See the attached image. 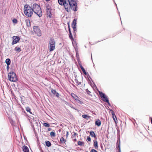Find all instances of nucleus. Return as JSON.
Masks as SVG:
<instances>
[{
  "instance_id": "1",
  "label": "nucleus",
  "mask_w": 152,
  "mask_h": 152,
  "mask_svg": "<svg viewBox=\"0 0 152 152\" xmlns=\"http://www.w3.org/2000/svg\"><path fill=\"white\" fill-rule=\"evenodd\" d=\"M67 2L68 4L67 3V6L68 5L69 6V9L68 7H67V10H77V0H67Z\"/></svg>"
},
{
  "instance_id": "2",
  "label": "nucleus",
  "mask_w": 152,
  "mask_h": 152,
  "mask_svg": "<svg viewBox=\"0 0 152 152\" xmlns=\"http://www.w3.org/2000/svg\"><path fill=\"white\" fill-rule=\"evenodd\" d=\"M8 77L9 80L12 82H15L18 80L16 74L13 72H10L8 73Z\"/></svg>"
},
{
  "instance_id": "3",
  "label": "nucleus",
  "mask_w": 152,
  "mask_h": 152,
  "mask_svg": "<svg viewBox=\"0 0 152 152\" xmlns=\"http://www.w3.org/2000/svg\"><path fill=\"white\" fill-rule=\"evenodd\" d=\"M71 95L72 97L78 103L82 104L83 103L81 101V99L76 94L73 93H72Z\"/></svg>"
},
{
  "instance_id": "4",
  "label": "nucleus",
  "mask_w": 152,
  "mask_h": 152,
  "mask_svg": "<svg viewBox=\"0 0 152 152\" xmlns=\"http://www.w3.org/2000/svg\"><path fill=\"white\" fill-rule=\"evenodd\" d=\"M34 31L39 36H40L41 34V31L38 26H34L33 27Z\"/></svg>"
},
{
  "instance_id": "5",
  "label": "nucleus",
  "mask_w": 152,
  "mask_h": 152,
  "mask_svg": "<svg viewBox=\"0 0 152 152\" xmlns=\"http://www.w3.org/2000/svg\"><path fill=\"white\" fill-rule=\"evenodd\" d=\"M34 10H24L25 14L28 17H31L33 14Z\"/></svg>"
},
{
  "instance_id": "6",
  "label": "nucleus",
  "mask_w": 152,
  "mask_h": 152,
  "mask_svg": "<svg viewBox=\"0 0 152 152\" xmlns=\"http://www.w3.org/2000/svg\"><path fill=\"white\" fill-rule=\"evenodd\" d=\"M13 41L12 44L13 45L18 42L20 40V38L19 37L14 36L12 37Z\"/></svg>"
},
{
  "instance_id": "7",
  "label": "nucleus",
  "mask_w": 152,
  "mask_h": 152,
  "mask_svg": "<svg viewBox=\"0 0 152 152\" xmlns=\"http://www.w3.org/2000/svg\"><path fill=\"white\" fill-rule=\"evenodd\" d=\"M41 10V8L39 4H34L33 5L32 8L31 10Z\"/></svg>"
},
{
  "instance_id": "8",
  "label": "nucleus",
  "mask_w": 152,
  "mask_h": 152,
  "mask_svg": "<svg viewBox=\"0 0 152 152\" xmlns=\"http://www.w3.org/2000/svg\"><path fill=\"white\" fill-rule=\"evenodd\" d=\"M72 138L74 142L76 141L77 140V137H78V136L77 134L75 132H73L72 133Z\"/></svg>"
},
{
  "instance_id": "9",
  "label": "nucleus",
  "mask_w": 152,
  "mask_h": 152,
  "mask_svg": "<svg viewBox=\"0 0 152 152\" xmlns=\"http://www.w3.org/2000/svg\"><path fill=\"white\" fill-rule=\"evenodd\" d=\"M58 3L60 4L61 5H64V7L65 8L66 10V8L65 4H66V0H58Z\"/></svg>"
},
{
  "instance_id": "10",
  "label": "nucleus",
  "mask_w": 152,
  "mask_h": 152,
  "mask_svg": "<svg viewBox=\"0 0 152 152\" xmlns=\"http://www.w3.org/2000/svg\"><path fill=\"white\" fill-rule=\"evenodd\" d=\"M33 11L39 17H40L42 16V10H34Z\"/></svg>"
},
{
  "instance_id": "11",
  "label": "nucleus",
  "mask_w": 152,
  "mask_h": 152,
  "mask_svg": "<svg viewBox=\"0 0 152 152\" xmlns=\"http://www.w3.org/2000/svg\"><path fill=\"white\" fill-rule=\"evenodd\" d=\"M110 111H111V113L112 114V115H113V119L115 121V123L116 124H117V119L116 118V117L115 115V114L114 113V111L113 110H110Z\"/></svg>"
},
{
  "instance_id": "12",
  "label": "nucleus",
  "mask_w": 152,
  "mask_h": 152,
  "mask_svg": "<svg viewBox=\"0 0 152 152\" xmlns=\"http://www.w3.org/2000/svg\"><path fill=\"white\" fill-rule=\"evenodd\" d=\"M76 20L75 19H74L72 24V27L75 31L76 30Z\"/></svg>"
},
{
  "instance_id": "13",
  "label": "nucleus",
  "mask_w": 152,
  "mask_h": 152,
  "mask_svg": "<svg viewBox=\"0 0 152 152\" xmlns=\"http://www.w3.org/2000/svg\"><path fill=\"white\" fill-rule=\"evenodd\" d=\"M51 92L53 94V95H55L57 97H58L59 96V94L56 92L55 90L51 89Z\"/></svg>"
},
{
  "instance_id": "14",
  "label": "nucleus",
  "mask_w": 152,
  "mask_h": 152,
  "mask_svg": "<svg viewBox=\"0 0 152 152\" xmlns=\"http://www.w3.org/2000/svg\"><path fill=\"white\" fill-rule=\"evenodd\" d=\"M102 99L104 101L107 102L109 104H110L109 100L106 95H105Z\"/></svg>"
},
{
  "instance_id": "15",
  "label": "nucleus",
  "mask_w": 152,
  "mask_h": 152,
  "mask_svg": "<svg viewBox=\"0 0 152 152\" xmlns=\"http://www.w3.org/2000/svg\"><path fill=\"white\" fill-rule=\"evenodd\" d=\"M55 44H51L50 45V51H52L54 50L55 48Z\"/></svg>"
},
{
  "instance_id": "16",
  "label": "nucleus",
  "mask_w": 152,
  "mask_h": 152,
  "mask_svg": "<svg viewBox=\"0 0 152 152\" xmlns=\"http://www.w3.org/2000/svg\"><path fill=\"white\" fill-rule=\"evenodd\" d=\"M47 15L50 18H52V14L50 10H47Z\"/></svg>"
},
{
  "instance_id": "17",
  "label": "nucleus",
  "mask_w": 152,
  "mask_h": 152,
  "mask_svg": "<svg viewBox=\"0 0 152 152\" xmlns=\"http://www.w3.org/2000/svg\"><path fill=\"white\" fill-rule=\"evenodd\" d=\"M25 22L26 25L28 27H30L31 26V22L30 21L29 19H26Z\"/></svg>"
},
{
  "instance_id": "18",
  "label": "nucleus",
  "mask_w": 152,
  "mask_h": 152,
  "mask_svg": "<svg viewBox=\"0 0 152 152\" xmlns=\"http://www.w3.org/2000/svg\"><path fill=\"white\" fill-rule=\"evenodd\" d=\"M22 148L24 152H29V151L28 148L26 145L23 146Z\"/></svg>"
},
{
  "instance_id": "19",
  "label": "nucleus",
  "mask_w": 152,
  "mask_h": 152,
  "mask_svg": "<svg viewBox=\"0 0 152 152\" xmlns=\"http://www.w3.org/2000/svg\"><path fill=\"white\" fill-rule=\"evenodd\" d=\"M68 28H69V34H70L69 35V37L72 40H73V39H74L73 38V36L71 32L70 31V29L69 28V24H68Z\"/></svg>"
},
{
  "instance_id": "20",
  "label": "nucleus",
  "mask_w": 152,
  "mask_h": 152,
  "mask_svg": "<svg viewBox=\"0 0 152 152\" xmlns=\"http://www.w3.org/2000/svg\"><path fill=\"white\" fill-rule=\"evenodd\" d=\"M117 144H118V152H121V148H120V139L117 140Z\"/></svg>"
},
{
  "instance_id": "21",
  "label": "nucleus",
  "mask_w": 152,
  "mask_h": 152,
  "mask_svg": "<svg viewBox=\"0 0 152 152\" xmlns=\"http://www.w3.org/2000/svg\"><path fill=\"white\" fill-rule=\"evenodd\" d=\"M94 146L96 149H97L98 148V142L96 140H94Z\"/></svg>"
},
{
  "instance_id": "22",
  "label": "nucleus",
  "mask_w": 152,
  "mask_h": 152,
  "mask_svg": "<svg viewBox=\"0 0 152 152\" xmlns=\"http://www.w3.org/2000/svg\"><path fill=\"white\" fill-rule=\"evenodd\" d=\"M80 67L81 68V69H82L83 72L84 73V74L86 75H87V73L86 72L85 69L81 65H80Z\"/></svg>"
},
{
  "instance_id": "23",
  "label": "nucleus",
  "mask_w": 152,
  "mask_h": 152,
  "mask_svg": "<svg viewBox=\"0 0 152 152\" xmlns=\"http://www.w3.org/2000/svg\"><path fill=\"white\" fill-rule=\"evenodd\" d=\"M49 44L50 45L55 44V42L53 38H50L49 42Z\"/></svg>"
},
{
  "instance_id": "24",
  "label": "nucleus",
  "mask_w": 152,
  "mask_h": 152,
  "mask_svg": "<svg viewBox=\"0 0 152 152\" xmlns=\"http://www.w3.org/2000/svg\"><path fill=\"white\" fill-rule=\"evenodd\" d=\"M95 124L98 126H99L101 125V123L100 120L99 119H98L95 122Z\"/></svg>"
},
{
  "instance_id": "25",
  "label": "nucleus",
  "mask_w": 152,
  "mask_h": 152,
  "mask_svg": "<svg viewBox=\"0 0 152 152\" xmlns=\"http://www.w3.org/2000/svg\"><path fill=\"white\" fill-rule=\"evenodd\" d=\"M46 145L47 146L49 147L51 146V143L50 142L48 141H45Z\"/></svg>"
},
{
  "instance_id": "26",
  "label": "nucleus",
  "mask_w": 152,
  "mask_h": 152,
  "mask_svg": "<svg viewBox=\"0 0 152 152\" xmlns=\"http://www.w3.org/2000/svg\"><path fill=\"white\" fill-rule=\"evenodd\" d=\"M5 62L7 65L8 66L10 64L11 61L9 58H7Z\"/></svg>"
},
{
  "instance_id": "27",
  "label": "nucleus",
  "mask_w": 152,
  "mask_h": 152,
  "mask_svg": "<svg viewBox=\"0 0 152 152\" xmlns=\"http://www.w3.org/2000/svg\"><path fill=\"white\" fill-rule=\"evenodd\" d=\"M60 142L62 144L65 143L66 142V141L65 140L64 138L63 137H62L60 138Z\"/></svg>"
},
{
  "instance_id": "28",
  "label": "nucleus",
  "mask_w": 152,
  "mask_h": 152,
  "mask_svg": "<svg viewBox=\"0 0 152 152\" xmlns=\"http://www.w3.org/2000/svg\"><path fill=\"white\" fill-rule=\"evenodd\" d=\"M90 134L92 137H96V135L94 132L93 131H91L90 132Z\"/></svg>"
},
{
  "instance_id": "29",
  "label": "nucleus",
  "mask_w": 152,
  "mask_h": 152,
  "mask_svg": "<svg viewBox=\"0 0 152 152\" xmlns=\"http://www.w3.org/2000/svg\"><path fill=\"white\" fill-rule=\"evenodd\" d=\"M99 95L102 98L105 95L102 92L99 91Z\"/></svg>"
},
{
  "instance_id": "30",
  "label": "nucleus",
  "mask_w": 152,
  "mask_h": 152,
  "mask_svg": "<svg viewBox=\"0 0 152 152\" xmlns=\"http://www.w3.org/2000/svg\"><path fill=\"white\" fill-rule=\"evenodd\" d=\"M42 124L43 126L46 127H49L50 126V125L48 123H43Z\"/></svg>"
},
{
  "instance_id": "31",
  "label": "nucleus",
  "mask_w": 152,
  "mask_h": 152,
  "mask_svg": "<svg viewBox=\"0 0 152 152\" xmlns=\"http://www.w3.org/2000/svg\"><path fill=\"white\" fill-rule=\"evenodd\" d=\"M82 117L83 118H85L86 119H88V118L90 117V116H88L87 115H85V114L82 115Z\"/></svg>"
},
{
  "instance_id": "32",
  "label": "nucleus",
  "mask_w": 152,
  "mask_h": 152,
  "mask_svg": "<svg viewBox=\"0 0 152 152\" xmlns=\"http://www.w3.org/2000/svg\"><path fill=\"white\" fill-rule=\"evenodd\" d=\"M15 51L18 52H20L21 51V48L19 47H16L15 48Z\"/></svg>"
},
{
  "instance_id": "33",
  "label": "nucleus",
  "mask_w": 152,
  "mask_h": 152,
  "mask_svg": "<svg viewBox=\"0 0 152 152\" xmlns=\"http://www.w3.org/2000/svg\"><path fill=\"white\" fill-rule=\"evenodd\" d=\"M26 110L28 112H29L31 114V109L29 107H27L26 108Z\"/></svg>"
},
{
  "instance_id": "34",
  "label": "nucleus",
  "mask_w": 152,
  "mask_h": 152,
  "mask_svg": "<svg viewBox=\"0 0 152 152\" xmlns=\"http://www.w3.org/2000/svg\"><path fill=\"white\" fill-rule=\"evenodd\" d=\"M31 7L28 4H26L24 6V9L27 10V9H31Z\"/></svg>"
},
{
  "instance_id": "35",
  "label": "nucleus",
  "mask_w": 152,
  "mask_h": 152,
  "mask_svg": "<svg viewBox=\"0 0 152 152\" xmlns=\"http://www.w3.org/2000/svg\"><path fill=\"white\" fill-rule=\"evenodd\" d=\"M78 145H84V143L83 142H81V141H78L77 142Z\"/></svg>"
},
{
  "instance_id": "36",
  "label": "nucleus",
  "mask_w": 152,
  "mask_h": 152,
  "mask_svg": "<svg viewBox=\"0 0 152 152\" xmlns=\"http://www.w3.org/2000/svg\"><path fill=\"white\" fill-rule=\"evenodd\" d=\"M50 135L51 137H54L56 136L55 133L53 132H51L50 133Z\"/></svg>"
},
{
  "instance_id": "37",
  "label": "nucleus",
  "mask_w": 152,
  "mask_h": 152,
  "mask_svg": "<svg viewBox=\"0 0 152 152\" xmlns=\"http://www.w3.org/2000/svg\"><path fill=\"white\" fill-rule=\"evenodd\" d=\"M12 22L13 23H17L18 21L16 19L14 18L12 20Z\"/></svg>"
},
{
  "instance_id": "38",
  "label": "nucleus",
  "mask_w": 152,
  "mask_h": 152,
  "mask_svg": "<svg viewBox=\"0 0 152 152\" xmlns=\"http://www.w3.org/2000/svg\"><path fill=\"white\" fill-rule=\"evenodd\" d=\"M91 152H98L97 151L94 149H92L91 150Z\"/></svg>"
},
{
  "instance_id": "39",
  "label": "nucleus",
  "mask_w": 152,
  "mask_h": 152,
  "mask_svg": "<svg viewBox=\"0 0 152 152\" xmlns=\"http://www.w3.org/2000/svg\"><path fill=\"white\" fill-rule=\"evenodd\" d=\"M87 140L89 141H91V138H90V137L89 136H88L87 137Z\"/></svg>"
},
{
  "instance_id": "40",
  "label": "nucleus",
  "mask_w": 152,
  "mask_h": 152,
  "mask_svg": "<svg viewBox=\"0 0 152 152\" xmlns=\"http://www.w3.org/2000/svg\"><path fill=\"white\" fill-rule=\"evenodd\" d=\"M151 124H152V118H151Z\"/></svg>"
},
{
  "instance_id": "41",
  "label": "nucleus",
  "mask_w": 152,
  "mask_h": 152,
  "mask_svg": "<svg viewBox=\"0 0 152 152\" xmlns=\"http://www.w3.org/2000/svg\"><path fill=\"white\" fill-rule=\"evenodd\" d=\"M48 130L49 131H50V129H50V128H48Z\"/></svg>"
},
{
  "instance_id": "42",
  "label": "nucleus",
  "mask_w": 152,
  "mask_h": 152,
  "mask_svg": "<svg viewBox=\"0 0 152 152\" xmlns=\"http://www.w3.org/2000/svg\"><path fill=\"white\" fill-rule=\"evenodd\" d=\"M47 1H49L50 0H46Z\"/></svg>"
},
{
  "instance_id": "43",
  "label": "nucleus",
  "mask_w": 152,
  "mask_h": 152,
  "mask_svg": "<svg viewBox=\"0 0 152 152\" xmlns=\"http://www.w3.org/2000/svg\"><path fill=\"white\" fill-rule=\"evenodd\" d=\"M77 10H74V11H75H75H77Z\"/></svg>"
},
{
  "instance_id": "44",
  "label": "nucleus",
  "mask_w": 152,
  "mask_h": 152,
  "mask_svg": "<svg viewBox=\"0 0 152 152\" xmlns=\"http://www.w3.org/2000/svg\"><path fill=\"white\" fill-rule=\"evenodd\" d=\"M117 10H118V7H117Z\"/></svg>"
},
{
  "instance_id": "45",
  "label": "nucleus",
  "mask_w": 152,
  "mask_h": 152,
  "mask_svg": "<svg viewBox=\"0 0 152 152\" xmlns=\"http://www.w3.org/2000/svg\"><path fill=\"white\" fill-rule=\"evenodd\" d=\"M67 12H69L68 10H67Z\"/></svg>"
},
{
  "instance_id": "46",
  "label": "nucleus",
  "mask_w": 152,
  "mask_h": 152,
  "mask_svg": "<svg viewBox=\"0 0 152 152\" xmlns=\"http://www.w3.org/2000/svg\"><path fill=\"white\" fill-rule=\"evenodd\" d=\"M67 134H68V132H67Z\"/></svg>"
},
{
  "instance_id": "47",
  "label": "nucleus",
  "mask_w": 152,
  "mask_h": 152,
  "mask_svg": "<svg viewBox=\"0 0 152 152\" xmlns=\"http://www.w3.org/2000/svg\"><path fill=\"white\" fill-rule=\"evenodd\" d=\"M113 0V1L115 2V1H114V0Z\"/></svg>"
},
{
  "instance_id": "48",
  "label": "nucleus",
  "mask_w": 152,
  "mask_h": 152,
  "mask_svg": "<svg viewBox=\"0 0 152 152\" xmlns=\"http://www.w3.org/2000/svg\"><path fill=\"white\" fill-rule=\"evenodd\" d=\"M115 4H116V3H115Z\"/></svg>"
},
{
  "instance_id": "49",
  "label": "nucleus",
  "mask_w": 152,
  "mask_h": 152,
  "mask_svg": "<svg viewBox=\"0 0 152 152\" xmlns=\"http://www.w3.org/2000/svg\"><path fill=\"white\" fill-rule=\"evenodd\" d=\"M115 4H116V3H115Z\"/></svg>"
},
{
  "instance_id": "50",
  "label": "nucleus",
  "mask_w": 152,
  "mask_h": 152,
  "mask_svg": "<svg viewBox=\"0 0 152 152\" xmlns=\"http://www.w3.org/2000/svg\"><path fill=\"white\" fill-rule=\"evenodd\" d=\"M115 4H116V3H115Z\"/></svg>"
},
{
  "instance_id": "51",
  "label": "nucleus",
  "mask_w": 152,
  "mask_h": 152,
  "mask_svg": "<svg viewBox=\"0 0 152 152\" xmlns=\"http://www.w3.org/2000/svg\"><path fill=\"white\" fill-rule=\"evenodd\" d=\"M86 152H88V151H86Z\"/></svg>"
}]
</instances>
